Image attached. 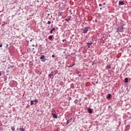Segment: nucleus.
Instances as JSON below:
<instances>
[{
  "instance_id": "5",
  "label": "nucleus",
  "mask_w": 131,
  "mask_h": 131,
  "mask_svg": "<svg viewBox=\"0 0 131 131\" xmlns=\"http://www.w3.org/2000/svg\"><path fill=\"white\" fill-rule=\"evenodd\" d=\"M52 115L53 117V118H55V119H57L58 118V115L56 114H52Z\"/></svg>"
},
{
  "instance_id": "23",
  "label": "nucleus",
  "mask_w": 131,
  "mask_h": 131,
  "mask_svg": "<svg viewBox=\"0 0 131 131\" xmlns=\"http://www.w3.org/2000/svg\"><path fill=\"white\" fill-rule=\"evenodd\" d=\"M107 67H108V69H111V66H108Z\"/></svg>"
},
{
  "instance_id": "30",
  "label": "nucleus",
  "mask_w": 131,
  "mask_h": 131,
  "mask_svg": "<svg viewBox=\"0 0 131 131\" xmlns=\"http://www.w3.org/2000/svg\"><path fill=\"white\" fill-rule=\"evenodd\" d=\"M69 100H71V97H69Z\"/></svg>"
},
{
  "instance_id": "18",
  "label": "nucleus",
  "mask_w": 131,
  "mask_h": 131,
  "mask_svg": "<svg viewBox=\"0 0 131 131\" xmlns=\"http://www.w3.org/2000/svg\"><path fill=\"white\" fill-rule=\"evenodd\" d=\"M53 75H54L53 74H50L49 75V77L51 78L52 76H53Z\"/></svg>"
},
{
  "instance_id": "10",
  "label": "nucleus",
  "mask_w": 131,
  "mask_h": 131,
  "mask_svg": "<svg viewBox=\"0 0 131 131\" xmlns=\"http://www.w3.org/2000/svg\"><path fill=\"white\" fill-rule=\"evenodd\" d=\"M124 82H125L126 83H127V82H128V78H125V79H124Z\"/></svg>"
},
{
  "instance_id": "4",
  "label": "nucleus",
  "mask_w": 131,
  "mask_h": 131,
  "mask_svg": "<svg viewBox=\"0 0 131 131\" xmlns=\"http://www.w3.org/2000/svg\"><path fill=\"white\" fill-rule=\"evenodd\" d=\"M70 19H71V16H69L67 18L64 19V20L67 22H69V21H70Z\"/></svg>"
},
{
  "instance_id": "6",
  "label": "nucleus",
  "mask_w": 131,
  "mask_h": 131,
  "mask_svg": "<svg viewBox=\"0 0 131 131\" xmlns=\"http://www.w3.org/2000/svg\"><path fill=\"white\" fill-rule=\"evenodd\" d=\"M55 31H56V28H53V29H52L50 32V33L51 34H52V33H53V32H55Z\"/></svg>"
},
{
  "instance_id": "8",
  "label": "nucleus",
  "mask_w": 131,
  "mask_h": 131,
  "mask_svg": "<svg viewBox=\"0 0 131 131\" xmlns=\"http://www.w3.org/2000/svg\"><path fill=\"white\" fill-rule=\"evenodd\" d=\"M88 111L90 114H92V113H93V111L92 110V108H88Z\"/></svg>"
},
{
  "instance_id": "3",
  "label": "nucleus",
  "mask_w": 131,
  "mask_h": 131,
  "mask_svg": "<svg viewBox=\"0 0 131 131\" xmlns=\"http://www.w3.org/2000/svg\"><path fill=\"white\" fill-rule=\"evenodd\" d=\"M40 59L42 62H46V58H45V55H41L40 57Z\"/></svg>"
},
{
  "instance_id": "25",
  "label": "nucleus",
  "mask_w": 131,
  "mask_h": 131,
  "mask_svg": "<svg viewBox=\"0 0 131 131\" xmlns=\"http://www.w3.org/2000/svg\"><path fill=\"white\" fill-rule=\"evenodd\" d=\"M52 58H55V55H52Z\"/></svg>"
},
{
  "instance_id": "14",
  "label": "nucleus",
  "mask_w": 131,
  "mask_h": 131,
  "mask_svg": "<svg viewBox=\"0 0 131 131\" xmlns=\"http://www.w3.org/2000/svg\"><path fill=\"white\" fill-rule=\"evenodd\" d=\"M107 99H110V98H111V94H108L107 96Z\"/></svg>"
},
{
  "instance_id": "12",
  "label": "nucleus",
  "mask_w": 131,
  "mask_h": 131,
  "mask_svg": "<svg viewBox=\"0 0 131 131\" xmlns=\"http://www.w3.org/2000/svg\"><path fill=\"white\" fill-rule=\"evenodd\" d=\"M53 35H50L49 36L48 39H49L50 40L53 38Z\"/></svg>"
},
{
  "instance_id": "21",
  "label": "nucleus",
  "mask_w": 131,
  "mask_h": 131,
  "mask_svg": "<svg viewBox=\"0 0 131 131\" xmlns=\"http://www.w3.org/2000/svg\"><path fill=\"white\" fill-rule=\"evenodd\" d=\"M47 24H51V21L48 20V23H47Z\"/></svg>"
},
{
  "instance_id": "17",
  "label": "nucleus",
  "mask_w": 131,
  "mask_h": 131,
  "mask_svg": "<svg viewBox=\"0 0 131 131\" xmlns=\"http://www.w3.org/2000/svg\"><path fill=\"white\" fill-rule=\"evenodd\" d=\"M19 130L20 131H25V129H24L23 128H19Z\"/></svg>"
},
{
  "instance_id": "9",
  "label": "nucleus",
  "mask_w": 131,
  "mask_h": 131,
  "mask_svg": "<svg viewBox=\"0 0 131 131\" xmlns=\"http://www.w3.org/2000/svg\"><path fill=\"white\" fill-rule=\"evenodd\" d=\"M124 5V2L123 1H120L119 2V6H123Z\"/></svg>"
},
{
  "instance_id": "16",
  "label": "nucleus",
  "mask_w": 131,
  "mask_h": 131,
  "mask_svg": "<svg viewBox=\"0 0 131 131\" xmlns=\"http://www.w3.org/2000/svg\"><path fill=\"white\" fill-rule=\"evenodd\" d=\"M74 102L75 104H77V103H78V100L77 99H76Z\"/></svg>"
},
{
  "instance_id": "31",
  "label": "nucleus",
  "mask_w": 131,
  "mask_h": 131,
  "mask_svg": "<svg viewBox=\"0 0 131 131\" xmlns=\"http://www.w3.org/2000/svg\"><path fill=\"white\" fill-rule=\"evenodd\" d=\"M72 66H74V64H73V65H72L71 67H72Z\"/></svg>"
},
{
  "instance_id": "15",
  "label": "nucleus",
  "mask_w": 131,
  "mask_h": 131,
  "mask_svg": "<svg viewBox=\"0 0 131 131\" xmlns=\"http://www.w3.org/2000/svg\"><path fill=\"white\" fill-rule=\"evenodd\" d=\"M11 130L15 131V127L14 126H11Z\"/></svg>"
},
{
  "instance_id": "2",
  "label": "nucleus",
  "mask_w": 131,
  "mask_h": 131,
  "mask_svg": "<svg viewBox=\"0 0 131 131\" xmlns=\"http://www.w3.org/2000/svg\"><path fill=\"white\" fill-rule=\"evenodd\" d=\"M89 29H90V27H85L84 28L83 30V33H86V32H88V31H89Z\"/></svg>"
},
{
  "instance_id": "26",
  "label": "nucleus",
  "mask_w": 131,
  "mask_h": 131,
  "mask_svg": "<svg viewBox=\"0 0 131 131\" xmlns=\"http://www.w3.org/2000/svg\"><path fill=\"white\" fill-rule=\"evenodd\" d=\"M99 7H102V4H99Z\"/></svg>"
},
{
  "instance_id": "35",
  "label": "nucleus",
  "mask_w": 131,
  "mask_h": 131,
  "mask_svg": "<svg viewBox=\"0 0 131 131\" xmlns=\"http://www.w3.org/2000/svg\"><path fill=\"white\" fill-rule=\"evenodd\" d=\"M33 50H34V48H33Z\"/></svg>"
},
{
  "instance_id": "34",
  "label": "nucleus",
  "mask_w": 131,
  "mask_h": 131,
  "mask_svg": "<svg viewBox=\"0 0 131 131\" xmlns=\"http://www.w3.org/2000/svg\"><path fill=\"white\" fill-rule=\"evenodd\" d=\"M100 10H102V8H100Z\"/></svg>"
},
{
  "instance_id": "7",
  "label": "nucleus",
  "mask_w": 131,
  "mask_h": 131,
  "mask_svg": "<svg viewBox=\"0 0 131 131\" xmlns=\"http://www.w3.org/2000/svg\"><path fill=\"white\" fill-rule=\"evenodd\" d=\"M72 121V118H71L70 119L67 120L66 124H69V123H70V122H71Z\"/></svg>"
},
{
  "instance_id": "22",
  "label": "nucleus",
  "mask_w": 131,
  "mask_h": 131,
  "mask_svg": "<svg viewBox=\"0 0 131 131\" xmlns=\"http://www.w3.org/2000/svg\"><path fill=\"white\" fill-rule=\"evenodd\" d=\"M34 102H36V103H38V101L37 100L35 99L34 100Z\"/></svg>"
},
{
  "instance_id": "29",
  "label": "nucleus",
  "mask_w": 131,
  "mask_h": 131,
  "mask_svg": "<svg viewBox=\"0 0 131 131\" xmlns=\"http://www.w3.org/2000/svg\"><path fill=\"white\" fill-rule=\"evenodd\" d=\"M0 76H2V72L0 71Z\"/></svg>"
},
{
  "instance_id": "32",
  "label": "nucleus",
  "mask_w": 131,
  "mask_h": 131,
  "mask_svg": "<svg viewBox=\"0 0 131 131\" xmlns=\"http://www.w3.org/2000/svg\"><path fill=\"white\" fill-rule=\"evenodd\" d=\"M54 73V72H53V71L51 72V73Z\"/></svg>"
},
{
  "instance_id": "19",
  "label": "nucleus",
  "mask_w": 131,
  "mask_h": 131,
  "mask_svg": "<svg viewBox=\"0 0 131 131\" xmlns=\"http://www.w3.org/2000/svg\"><path fill=\"white\" fill-rule=\"evenodd\" d=\"M30 102H31V105L32 106V105L33 104V100H31Z\"/></svg>"
},
{
  "instance_id": "1",
  "label": "nucleus",
  "mask_w": 131,
  "mask_h": 131,
  "mask_svg": "<svg viewBox=\"0 0 131 131\" xmlns=\"http://www.w3.org/2000/svg\"><path fill=\"white\" fill-rule=\"evenodd\" d=\"M117 30L116 32H123V27L120 26L117 28Z\"/></svg>"
},
{
  "instance_id": "27",
  "label": "nucleus",
  "mask_w": 131,
  "mask_h": 131,
  "mask_svg": "<svg viewBox=\"0 0 131 131\" xmlns=\"http://www.w3.org/2000/svg\"><path fill=\"white\" fill-rule=\"evenodd\" d=\"M64 41H66V39H63L62 42H64Z\"/></svg>"
},
{
  "instance_id": "28",
  "label": "nucleus",
  "mask_w": 131,
  "mask_h": 131,
  "mask_svg": "<svg viewBox=\"0 0 131 131\" xmlns=\"http://www.w3.org/2000/svg\"><path fill=\"white\" fill-rule=\"evenodd\" d=\"M3 47V45L0 44V48H2Z\"/></svg>"
},
{
  "instance_id": "20",
  "label": "nucleus",
  "mask_w": 131,
  "mask_h": 131,
  "mask_svg": "<svg viewBox=\"0 0 131 131\" xmlns=\"http://www.w3.org/2000/svg\"><path fill=\"white\" fill-rule=\"evenodd\" d=\"M69 12H70V13H71V14H73L72 13V11L71 10V9H70Z\"/></svg>"
},
{
  "instance_id": "11",
  "label": "nucleus",
  "mask_w": 131,
  "mask_h": 131,
  "mask_svg": "<svg viewBox=\"0 0 131 131\" xmlns=\"http://www.w3.org/2000/svg\"><path fill=\"white\" fill-rule=\"evenodd\" d=\"M87 45H88V47H90V46H92V45H93V42H87Z\"/></svg>"
},
{
  "instance_id": "13",
  "label": "nucleus",
  "mask_w": 131,
  "mask_h": 131,
  "mask_svg": "<svg viewBox=\"0 0 131 131\" xmlns=\"http://www.w3.org/2000/svg\"><path fill=\"white\" fill-rule=\"evenodd\" d=\"M58 17H60V16H62V12H61L60 11L58 12Z\"/></svg>"
},
{
  "instance_id": "33",
  "label": "nucleus",
  "mask_w": 131,
  "mask_h": 131,
  "mask_svg": "<svg viewBox=\"0 0 131 131\" xmlns=\"http://www.w3.org/2000/svg\"><path fill=\"white\" fill-rule=\"evenodd\" d=\"M32 47H34V45H32Z\"/></svg>"
},
{
  "instance_id": "24",
  "label": "nucleus",
  "mask_w": 131,
  "mask_h": 131,
  "mask_svg": "<svg viewBox=\"0 0 131 131\" xmlns=\"http://www.w3.org/2000/svg\"><path fill=\"white\" fill-rule=\"evenodd\" d=\"M8 47H9V45L7 44V45H6V49L8 48Z\"/></svg>"
}]
</instances>
